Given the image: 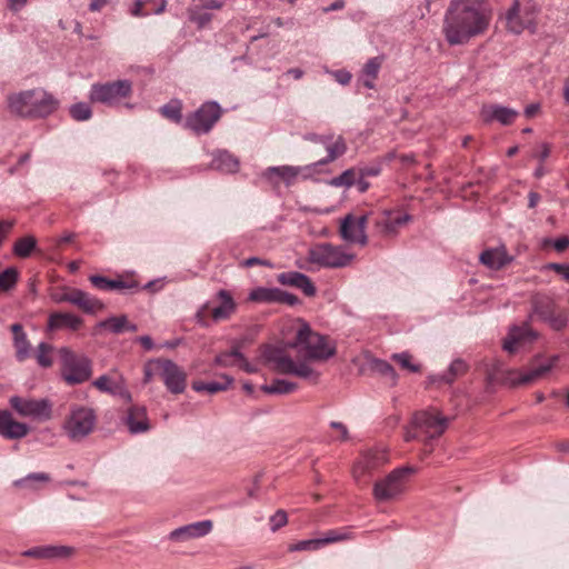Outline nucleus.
<instances>
[{"mask_svg": "<svg viewBox=\"0 0 569 569\" xmlns=\"http://www.w3.org/2000/svg\"><path fill=\"white\" fill-rule=\"evenodd\" d=\"M296 330V337L292 342H288V348L297 349L305 355L306 360L296 362L287 356L281 349L267 347L262 352V358L273 371L280 375H293L301 379L317 382L319 372L316 371L308 361H325L336 355V345L326 336L313 331L310 326L296 319L292 325Z\"/></svg>", "mask_w": 569, "mask_h": 569, "instance_id": "f257e3e1", "label": "nucleus"}, {"mask_svg": "<svg viewBox=\"0 0 569 569\" xmlns=\"http://www.w3.org/2000/svg\"><path fill=\"white\" fill-rule=\"evenodd\" d=\"M491 12L483 0H452L443 20V34L451 46L465 44L487 31Z\"/></svg>", "mask_w": 569, "mask_h": 569, "instance_id": "f03ea898", "label": "nucleus"}, {"mask_svg": "<svg viewBox=\"0 0 569 569\" xmlns=\"http://www.w3.org/2000/svg\"><path fill=\"white\" fill-rule=\"evenodd\" d=\"M7 103L11 114L23 119L46 118L59 107V100L41 87L11 93Z\"/></svg>", "mask_w": 569, "mask_h": 569, "instance_id": "7ed1b4c3", "label": "nucleus"}, {"mask_svg": "<svg viewBox=\"0 0 569 569\" xmlns=\"http://www.w3.org/2000/svg\"><path fill=\"white\" fill-rule=\"evenodd\" d=\"M160 377L167 389L174 395L182 393L187 387V373L172 360L150 359L143 366V383H150Z\"/></svg>", "mask_w": 569, "mask_h": 569, "instance_id": "20e7f679", "label": "nucleus"}, {"mask_svg": "<svg viewBox=\"0 0 569 569\" xmlns=\"http://www.w3.org/2000/svg\"><path fill=\"white\" fill-rule=\"evenodd\" d=\"M413 472L415 469L410 467L392 470L386 477L375 482L372 490L373 498L378 502L398 500L406 492L409 476Z\"/></svg>", "mask_w": 569, "mask_h": 569, "instance_id": "39448f33", "label": "nucleus"}, {"mask_svg": "<svg viewBox=\"0 0 569 569\" xmlns=\"http://www.w3.org/2000/svg\"><path fill=\"white\" fill-rule=\"evenodd\" d=\"M97 423V416L92 408L72 406L63 423V430L72 440H81L90 435Z\"/></svg>", "mask_w": 569, "mask_h": 569, "instance_id": "423d86ee", "label": "nucleus"}, {"mask_svg": "<svg viewBox=\"0 0 569 569\" xmlns=\"http://www.w3.org/2000/svg\"><path fill=\"white\" fill-rule=\"evenodd\" d=\"M61 358V375L69 385H78L91 377V363L86 357H78L68 348L59 350Z\"/></svg>", "mask_w": 569, "mask_h": 569, "instance_id": "0eeeda50", "label": "nucleus"}, {"mask_svg": "<svg viewBox=\"0 0 569 569\" xmlns=\"http://www.w3.org/2000/svg\"><path fill=\"white\" fill-rule=\"evenodd\" d=\"M353 259L352 254L330 243H319L310 248L308 261L325 268H340L348 266Z\"/></svg>", "mask_w": 569, "mask_h": 569, "instance_id": "6e6552de", "label": "nucleus"}, {"mask_svg": "<svg viewBox=\"0 0 569 569\" xmlns=\"http://www.w3.org/2000/svg\"><path fill=\"white\" fill-rule=\"evenodd\" d=\"M132 92V83L129 80H117L106 83L92 84L89 93L91 102L114 104L127 98Z\"/></svg>", "mask_w": 569, "mask_h": 569, "instance_id": "1a4fd4ad", "label": "nucleus"}, {"mask_svg": "<svg viewBox=\"0 0 569 569\" xmlns=\"http://www.w3.org/2000/svg\"><path fill=\"white\" fill-rule=\"evenodd\" d=\"M449 420L438 411H419L412 418V427L426 440L440 437L447 429Z\"/></svg>", "mask_w": 569, "mask_h": 569, "instance_id": "9d476101", "label": "nucleus"}, {"mask_svg": "<svg viewBox=\"0 0 569 569\" xmlns=\"http://www.w3.org/2000/svg\"><path fill=\"white\" fill-rule=\"evenodd\" d=\"M9 402L21 417L36 420H49L52 417V403L48 399H30L13 396Z\"/></svg>", "mask_w": 569, "mask_h": 569, "instance_id": "9b49d317", "label": "nucleus"}, {"mask_svg": "<svg viewBox=\"0 0 569 569\" xmlns=\"http://www.w3.org/2000/svg\"><path fill=\"white\" fill-rule=\"evenodd\" d=\"M558 360V356H552L546 363L527 371L517 369L507 370L503 372L502 382L509 387L532 385L545 377L555 367Z\"/></svg>", "mask_w": 569, "mask_h": 569, "instance_id": "f8f14e48", "label": "nucleus"}, {"mask_svg": "<svg viewBox=\"0 0 569 569\" xmlns=\"http://www.w3.org/2000/svg\"><path fill=\"white\" fill-rule=\"evenodd\" d=\"M411 220V216L398 209H386L375 214L373 227L382 237H395L399 228Z\"/></svg>", "mask_w": 569, "mask_h": 569, "instance_id": "ddd939ff", "label": "nucleus"}, {"mask_svg": "<svg viewBox=\"0 0 569 569\" xmlns=\"http://www.w3.org/2000/svg\"><path fill=\"white\" fill-rule=\"evenodd\" d=\"M221 110L216 102H206L187 118L186 126L193 132L207 133L219 120Z\"/></svg>", "mask_w": 569, "mask_h": 569, "instance_id": "4468645a", "label": "nucleus"}, {"mask_svg": "<svg viewBox=\"0 0 569 569\" xmlns=\"http://www.w3.org/2000/svg\"><path fill=\"white\" fill-rule=\"evenodd\" d=\"M368 218V214H362L360 217L347 214L340 223V236L342 239L362 247L366 246L368 243V237L366 233Z\"/></svg>", "mask_w": 569, "mask_h": 569, "instance_id": "2eb2a0df", "label": "nucleus"}, {"mask_svg": "<svg viewBox=\"0 0 569 569\" xmlns=\"http://www.w3.org/2000/svg\"><path fill=\"white\" fill-rule=\"evenodd\" d=\"M539 337L530 326H515L509 329L507 337L503 340L502 348L510 355L516 353L520 349L531 345Z\"/></svg>", "mask_w": 569, "mask_h": 569, "instance_id": "dca6fc26", "label": "nucleus"}, {"mask_svg": "<svg viewBox=\"0 0 569 569\" xmlns=\"http://www.w3.org/2000/svg\"><path fill=\"white\" fill-rule=\"evenodd\" d=\"M306 140L320 143L322 144L327 150V156L323 158H320L317 162L319 164L329 163L333 160H336L338 157L343 154L347 150L345 140L341 137H333V136H322L319 137L317 134H307L305 137Z\"/></svg>", "mask_w": 569, "mask_h": 569, "instance_id": "f3484780", "label": "nucleus"}, {"mask_svg": "<svg viewBox=\"0 0 569 569\" xmlns=\"http://www.w3.org/2000/svg\"><path fill=\"white\" fill-rule=\"evenodd\" d=\"M212 529L210 520H203L180 527L170 532L169 539L172 541L183 542L190 539L200 538L208 535Z\"/></svg>", "mask_w": 569, "mask_h": 569, "instance_id": "a211bd4d", "label": "nucleus"}, {"mask_svg": "<svg viewBox=\"0 0 569 569\" xmlns=\"http://www.w3.org/2000/svg\"><path fill=\"white\" fill-rule=\"evenodd\" d=\"M83 319L71 312H52L48 317L47 331L53 332L61 329L79 330Z\"/></svg>", "mask_w": 569, "mask_h": 569, "instance_id": "6ab92c4d", "label": "nucleus"}, {"mask_svg": "<svg viewBox=\"0 0 569 569\" xmlns=\"http://www.w3.org/2000/svg\"><path fill=\"white\" fill-rule=\"evenodd\" d=\"M29 433V427L17 421L9 411H0V435L7 439H21Z\"/></svg>", "mask_w": 569, "mask_h": 569, "instance_id": "aec40b11", "label": "nucleus"}, {"mask_svg": "<svg viewBox=\"0 0 569 569\" xmlns=\"http://www.w3.org/2000/svg\"><path fill=\"white\" fill-rule=\"evenodd\" d=\"M92 385L101 392L119 396L127 401L131 400V395L128 391L126 381L121 376H119L117 379H113L107 375H103L97 378Z\"/></svg>", "mask_w": 569, "mask_h": 569, "instance_id": "412c9836", "label": "nucleus"}, {"mask_svg": "<svg viewBox=\"0 0 569 569\" xmlns=\"http://www.w3.org/2000/svg\"><path fill=\"white\" fill-rule=\"evenodd\" d=\"M480 116L487 123L498 121L503 126H508L513 122L518 116V111L498 104H488L481 108Z\"/></svg>", "mask_w": 569, "mask_h": 569, "instance_id": "4be33fe9", "label": "nucleus"}, {"mask_svg": "<svg viewBox=\"0 0 569 569\" xmlns=\"http://www.w3.org/2000/svg\"><path fill=\"white\" fill-rule=\"evenodd\" d=\"M480 262L492 270H499L511 263L513 257L510 256L505 246L490 248L481 252Z\"/></svg>", "mask_w": 569, "mask_h": 569, "instance_id": "5701e85b", "label": "nucleus"}, {"mask_svg": "<svg viewBox=\"0 0 569 569\" xmlns=\"http://www.w3.org/2000/svg\"><path fill=\"white\" fill-rule=\"evenodd\" d=\"M278 281L281 284L296 287L301 289L302 292L308 297H313L316 295V287L310 280V278L301 272L290 271L283 272L278 276Z\"/></svg>", "mask_w": 569, "mask_h": 569, "instance_id": "b1692460", "label": "nucleus"}, {"mask_svg": "<svg viewBox=\"0 0 569 569\" xmlns=\"http://www.w3.org/2000/svg\"><path fill=\"white\" fill-rule=\"evenodd\" d=\"M89 280L96 288L101 290H133L139 288V283L136 280H126L122 277L110 280L102 276H91Z\"/></svg>", "mask_w": 569, "mask_h": 569, "instance_id": "393cba45", "label": "nucleus"}, {"mask_svg": "<svg viewBox=\"0 0 569 569\" xmlns=\"http://www.w3.org/2000/svg\"><path fill=\"white\" fill-rule=\"evenodd\" d=\"M520 3L516 0L507 13V28L513 33H521L523 30L529 29L531 32L536 30V22L533 19L521 20L519 17Z\"/></svg>", "mask_w": 569, "mask_h": 569, "instance_id": "a878e982", "label": "nucleus"}, {"mask_svg": "<svg viewBox=\"0 0 569 569\" xmlns=\"http://www.w3.org/2000/svg\"><path fill=\"white\" fill-rule=\"evenodd\" d=\"M299 174V169L292 166L270 167L263 173V178L272 184L291 183Z\"/></svg>", "mask_w": 569, "mask_h": 569, "instance_id": "bb28decb", "label": "nucleus"}, {"mask_svg": "<svg viewBox=\"0 0 569 569\" xmlns=\"http://www.w3.org/2000/svg\"><path fill=\"white\" fill-rule=\"evenodd\" d=\"M96 332H99L101 330H107L112 333L119 335L124 331H137V326L133 323H130L128 318L126 316H117V317H110L107 318L94 327Z\"/></svg>", "mask_w": 569, "mask_h": 569, "instance_id": "cd10ccee", "label": "nucleus"}, {"mask_svg": "<svg viewBox=\"0 0 569 569\" xmlns=\"http://www.w3.org/2000/svg\"><path fill=\"white\" fill-rule=\"evenodd\" d=\"M72 305L86 313H96L104 309L103 302L77 288H73Z\"/></svg>", "mask_w": 569, "mask_h": 569, "instance_id": "c85d7f7f", "label": "nucleus"}, {"mask_svg": "<svg viewBox=\"0 0 569 569\" xmlns=\"http://www.w3.org/2000/svg\"><path fill=\"white\" fill-rule=\"evenodd\" d=\"M126 423L131 433L146 432L150 428L147 411L142 407L130 408L128 411Z\"/></svg>", "mask_w": 569, "mask_h": 569, "instance_id": "c756f323", "label": "nucleus"}, {"mask_svg": "<svg viewBox=\"0 0 569 569\" xmlns=\"http://www.w3.org/2000/svg\"><path fill=\"white\" fill-rule=\"evenodd\" d=\"M217 298L220 301L218 307H214L211 311V316L213 320H224L228 319L236 310V302L233 301L232 296L227 290H220L217 293Z\"/></svg>", "mask_w": 569, "mask_h": 569, "instance_id": "7c9ffc66", "label": "nucleus"}, {"mask_svg": "<svg viewBox=\"0 0 569 569\" xmlns=\"http://www.w3.org/2000/svg\"><path fill=\"white\" fill-rule=\"evenodd\" d=\"M13 333V346L16 348V356L19 361H23L30 357L31 346L26 332L20 323H13L10 327Z\"/></svg>", "mask_w": 569, "mask_h": 569, "instance_id": "2f4dec72", "label": "nucleus"}, {"mask_svg": "<svg viewBox=\"0 0 569 569\" xmlns=\"http://www.w3.org/2000/svg\"><path fill=\"white\" fill-rule=\"evenodd\" d=\"M212 167L224 173H234L239 170V160L228 151H219L212 160Z\"/></svg>", "mask_w": 569, "mask_h": 569, "instance_id": "473e14b6", "label": "nucleus"}, {"mask_svg": "<svg viewBox=\"0 0 569 569\" xmlns=\"http://www.w3.org/2000/svg\"><path fill=\"white\" fill-rule=\"evenodd\" d=\"M223 381H211V382H202V381H194L192 383L193 390L198 392L207 391L209 393H216L219 391L227 390L233 382V379L227 375H223L222 377Z\"/></svg>", "mask_w": 569, "mask_h": 569, "instance_id": "72a5a7b5", "label": "nucleus"}, {"mask_svg": "<svg viewBox=\"0 0 569 569\" xmlns=\"http://www.w3.org/2000/svg\"><path fill=\"white\" fill-rule=\"evenodd\" d=\"M50 480L49 475L43 472L30 473L24 478L18 479L13 482L16 488L20 489H37L38 483H46Z\"/></svg>", "mask_w": 569, "mask_h": 569, "instance_id": "f704fd0d", "label": "nucleus"}, {"mask_svg": "<svg viewBox=\"0 0 569 569\" xmlns=\"http://www.w3.org/2000/svg\"><path fill=\"white\" fill-rule=\"evenodd\" d=\"M279 289L278 288H263L259 287L253 289L249 293V300L256 301V302H277L279 300L278 298Z\"/></svg>", "mask_w": 569, "mask_h": 569, "instance_id": "c9c22d12", "label": "nucleus"}, {"mask_svg": "<svg viewBox=\"0 0 569 569\" xmlns=\"http://www.w3.org/2000/svg\"><path fill=\"white\" fill-rule=\"evenodd\" d=\"M298 388L297 383L284 380V379H276L271 385H264L261 389L266 393H278V395H287L293 392Z\"/></svg>", "mask_w": 569, "mask_h": 569, "instance_id": "e433bc0d", "label": "nucleus"}, {"mask_svg": "<svg viewBox=\"0 0 569 569\" xmlns=\"http://www.w3.org/2000/svg\"><path fill=\"white\" fill-rule=\"evenodd\" d=\"M36 246V238L33 236H26L16 241L13 246V253L19 258H27L31 254Z\"/></svg>", "mask_w": 569, "mask_h": 569, "instance_id": "4c0bfd02", "label": "nucleus"}, {"mask_svg": "<svg viewBox=\"0 0 569 569\" xmlns=\"http://www.w3.org/2000/svg\"><path fill=\"white\" fill-rule=\"evenodd\" d=\"M535 311L545 321L548 313L558 311V308L552 299L548 297H540L535 300Z\"/></svg>", "mask_w": 569, "mask_h": 569, "instance_id": "58836bf2", "label": "nucleus"}, {"mask_svg": "<svg viewBox=\"0 0 569 569\" xmlns=\"http://www.w3.org/2000/svg\"><path fill=\"white\" fill-rule=\"evenodd\" d=\"M161 114L169 120L180 122L182 119V103L180 100H171L160 109Z\"/></svg>", "mask_w": 569, "mask_h": 569, "instance_id": "ea45409f", "label": "nucleus"}, {"mask_svg": "<svg viewBox=\"0 0 569 569\" xmlns=\"http://www.w3.org/2000/svg\"><path fill=\"white\" fill-rule=\"evenodd\" d=\"M239 359H242V353L238 349H233L230 352L218 355L214 363L220 367L239 366Z\"/></svg>", "mask_w": 569, "mask_h": 569, "instance_id": "a19ab883", "label": "nucleus"}, {"mask_svg": "<svg viewBox=\"0 0 569 569\" xmlns=\"http://www.w3.org/2000/svg\"><path fill=\"white\" fill-rule=\"evenodd\" d=\"M52 346L46 343V342H41L39 343L38 348H37V353H36V359H37V362L43 367V368H49L52 366L53 361H52Z\"/></svg>", "mask_w": 569, "mask_h": 569, "instance_id": "79ce46f5", "label": "nucleus"}, {"mask_svg": "<svg viewBox=\"0 0 569 569\" xmlns=\"http://www.w3.org/2000/svg\"><path fill=\"white\" fill-rule=\"evenodd\" d=\"M548 318L545 320L551 329L560 331L568 325V315L565 311L558 309V311L548 313Z\"/></svg>", "mask_w": 569, "mask_h": 569, "instance_id": "37998d69", "label": "nucleus"}, {"mask_svg": "<svg viewBox=\"0 0 569 569\" xmlns=\"http://www.w3.org/2000/svg\"><path fill=\"white\" fill-rule=\"evenodd\" d=\"M383 59L385 58L382 56H379L368 60L362 70L365 77L371 78V80H376L381 68V64L383 62Z\"/></svg>", "mask_w": 569, "mask_h": 569, "instance_id": "c03bdc74", "label": "nucleus"}, {"mask_svg": "<svg viewBox=\"0 0 569 569\" xmlns=\"http://www.w3.org/2000/svg\"><path fill=\"white\" fill-rule=\"evenodd\" d=\"M321 548L319 538L318 539H309V540H301L296 543H291L288 547L289 552H298V551H313Z\"/></svg>", "mask_w": 569, "mask_h": 569, "instance_id": "a18cd8bd", "label": "nucleus"}, {"mask_svg": "<svg viewBox=\"0 0 569 569\" xmlns=\"http://www.w3.org/2000/svg\"><path fill=\"white\" fill-rule=\"evenodd\" d=\"M71 117L77 121H84L91 118L92 111L89 104L78 102L70 108Z\"/></svg>", "mask_w": 569, "mask_h": 569, "instance_id": "49530a36", "label": "nucleus"}, {"mask_svg": "<svg viewBox=\"0 0 569 569\" xmlns=\"http://www.w3.org/2000/svg\"><path fill=\"white\" fill-rule=\"evenodd\" d=\"M348 539H351V535L349 532L331 530L326 532L323 537L319 538V541L322 547L329 543H335Z\"/></svg>", "mask_w": 569, "mask_h": 569, "instance_id": "de8ad7c7", "label": "nucleus"}, {"mask_svg": "<svg viewBox=\"0 0 569 569\" xmlns=\"http://www.w3.org/2000/svg\"><path fill=\"white\" fill-rule=\"evenodd\" d=\"M18 280V271L14 268H8L0 273V289H11Z\"/></svg>", "mask_w": 569, "mask_h": 569, "instance_id": "09e8293b", "label": "nucleus"}, {"mask_svg": "<svg viewBox=\"0 0 569 569\" xmlns=\"http://www.w3.org/2000/svg\"><path fill=\"white\" fill-rule=\"evenodd\" d=\"M468 365L461 360L456 359L449 367V377L446 378L447 382H452L456 378L463 376L468 371Z\"/></svg>", "mask_w": 569, "mask_h": 569, "instance_id": "8fccbe9b", "label": "nucleus"}, {"mask_svg": "<svg viewBox=\"0 0 569 569\" xmlns=\"http://www.w3.org/2000/svg\"><path fill=\"white\" fill-rule=\"evenodd\" d=\"M74 553V548L70 546H48L49 559L70 558Z\"/></svg>", "mask_w": 569, "mask_h": 569, "instance_id": "3c124183", "label": "nucleus"}, {"mask_svg": "<svg viewBox=\"0 0 569 569\" xmlns=\"http://www.w3.org/2000/svg\"><path fill=\"white\" fill-rule=\"evenodd\" d=\"M375 369L380 375L386 377L390 381L391 385L396 383V381H397V373H396V371H395V369L392 368L391 365H389L386 361L379 360V361H376Z\"/></svg>", "mask_w": 569, "mask_h": 569, "instance_id": "603ef678", "label": "nucleus"}, {"mask_svg": "<svg viewBox=\"0 0 569 569\" xmlns=\"http://www.w3.org/2000/svg\"><path fill=\"white\" fill-rule=\"evenodd\" d=\"M211 14L207 12H200L197 9L189 10V19L194 22L198 28L206 27L211 21Z\"/></svg>", "mask_w": 569, "mask_h": 569, "instance_id": "864d4df0", "label": "nucleus"}, {"mask_svg": "<svg viewBox=\"0 0 569 569\" xmlns=\"http://www.w3.org/2000/svg\"><path fill=\"white\" fill-rule=\"evenodd\" d=\"M393 360H396L402 368L411 371L417 372L420 370V367L418 365H413L411 362V356L407 352L402 353H396L392 356Z\"/></svg>", "mask_w": 569, "mask_h": 569, "instance_id": "5fc2aeb1", "label": "nucleus"}, {"mask_svg": "<svg viewBox=\"0 0 569 569\" xmlns=\"http://www.w3.org/2000/svg\"><path fill=\"white\" fill-rule=\"evenodd\" d=\"M271 530L274 532L288 523V516L284 510H278L270 517Z\"/></svg>", "mask_w": 569, "mask_h": 569, "instance_id": "6e6d98bb", "label": "nucleus"}, {"mask_svg": "<svg viewBox=\"0 0 569 569\" xmlns=\"http://www.w3.org/2000/svg\"><path fill=\"white\" fill-rule=\"evenodd\" d=\"M73 288H62L61 292L52 293L51 299L56 303L69 302L72 305Z\"/></svg>", "mask_w": 569, "mask_h": 569, "instance_id": "4d7b16f0", "label": "nucleus"}, {"mask_svg": "<svg viewBox=\"0 0 569 569\" xmlns=\"http://www.w3.org/2000/svg\"><path fill=\"white\" fill-rule=\"evenodd\" d=\"M355 182V171L353 170H346L343 173H341L339 177H336L332 180V184L335 186H346L350 187Z\"/></svg>", "mask_w": 569, "mask_h": 569, "instance_id": "13d9d810", "label": "nucleus"}, {"mask_svg": "<svg viewBox=\"0 0 569 569\" xmlns=\"http://www.w3.org/2000/svg\"><path fill=\"white\" fill-rule=\"evenodd\" d=\"M545 269L552 270L560 274L566 281H569V264H562V263H548Z\"/></svg>", "mask_w": 569, "mask_h": 569, "instance_id": "bf43d9fd", "label": "nucleus"}, {"mask_svg": "<svg viewBox=\"0 0 569 569\" xmlns=\"http://www.w3.org/2000/svg\"><path fill=\"white\" fill-rule=\"evenodd\" d=\"M23 556L39 559H49L48 546L28 549L23 552Z\"/></svg>", "mask_w": 569, "mask_h": 569, "instance_id": "052dcab7", "label": "nucleus"}, {"mask_svg": "<svg viewBox=\"0 0 569 569\" xmlns=\"http://www.w3.org/2000/svg\"><path fill=\"white\" fill-rule=\"evenodd\" d=\"M538 12H539L538 4L533 1H529L527 3V6L523 8L525 20L533 19V21L536 22V17H537Z\"/></svg>", "mask_w": 569, "mask_h": 569, "instance_id": "680f3d73", "label": "nucleus"}, {"mask_svg": "<svg viewBox=\"0 0 569 569\" xmlns=\"http://www.w3.org/2000/svg\"><path fill=\"white\" fill-rule=\"evenodd\" d=\"M278 298H279V300L277 302L286 303L289 306H295L299 302V299L295 295L284 292L280 289H279Z\"/></svg>", "mask_w": 569, "mask_h": 569, "instance_id": "e2e57ef3", "label": "nucleus"}, {"mask_svg": "<svg viewBox=\"0 0 569 569\" xmlns=\"http://www.w3.org/2000/svg\"><path fill=\"white\" fill-rule=\"evenodd\" d=\"M203 9L218 10L221 9L224 0H199Z\"/></svg>", "mask_w": 569, "mask_h": 569, "instance_id": "0e129e2a", "label": "nucleus"}, {"mask_svg": "<svg viewBox=\"0 0 569 569\" xmlns=\"http://www.w3.org/2000/svg\"><path fill=\"white\" fill-rule=\"evenodd\" d=\"M553 248L558 252H562L569 248V238L566 236L559 237L553 241Z\"/></svg>", "mask_w": 569, "mask_h": 569, "instance_id": "69168bd1", "label": "nucleus"}, {"mask_svg": "<svg viewBox=\"0 0 569 569\" xmlns=\"http://www.w3.org/2000/svg\"><path fill=\"white\" fill-rule=\"evenodd\" d=\"M13 227V221H0V244L3 239L8 236L11 228Z\"/></svg>", "mask_w": 569, "mask_h": 569, "instance_id": "338daca9", "label": "nucleus"}, {"mask_svg": "<svg viewBox=\"0 0 569 569\" xmlns=\"http://www.w3.org/2000/svg\"><path fill=\"white\" fill-rule=\"evenodd\" d=\"M331 427L333 429H336L338 432H339V437L341 440H347L348 439V429L345 425H342L341 422H331Z\"/></svg>", "mask_w": 569, "mask_h": 569, "instance_id": "774afa93", "label": "nucleus"}]
</instances>
